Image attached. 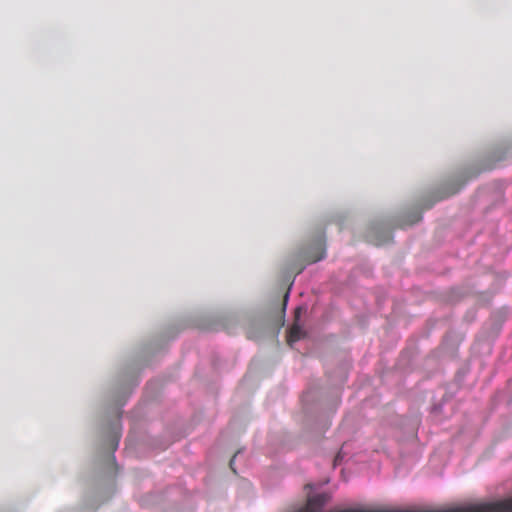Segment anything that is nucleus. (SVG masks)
Listing matches in <instances>:
<instances>
[{"label":"nucleus","mask_w":512,"mask_h":512,"mask_svg":"<svg viewBox=\"0 0 512 512\" xmlns=\"http://www.w3.org/2000/svg\"><path fill=\"white\" fill-rule=\"evenodd\" d=\"M326 257V245L324 235H319L311 246L303 252L302 258L307 264L315 263Z\"/></svg>","instance_id":"1"},{"label":"nucleus","mask_w":512,"mask_h":512,"mask_svg":"<svg viewBox=\"0 0 512 512\" xmlns=\"http://www.w3.org/2000/svg\"><path fill=\"white\" fill-rule=\"evenodd\" d=\"M367 241L380 246L391 241L392 235L389 226H368Z\"/></svg>","instance_id":"2"},{"label":"nucleus","mask_w":512,"mask_h":512,"mask_svg":"<svg viewBox=\"0 0 512 512\" xmlns=\"http://www.w3.org/2000/svg\"><path fill=\"white\" fill-rule=\"evenodd\" d=\"M120 428L117 424H114L109 431V435L106 441L107 449L111 450V454L107 455L108 461H114V451L118 448L119 440H120Z\"/></svg>","instance_id":"3"},{"label":"nucleus","mask_w":512,"mask_h":512,"mask_svg":"<svg viewBox=\"0 0 512 512\" xmlns=\"http://www.w3.org/2000/svg\"><path fill=\"white\" fill-rule=\"evenodd\" d=\"M464 185V182L462 183H447L445 184L441 190L439 191V195L436 196L435 201H439L442 199H445L447 197H450L454 194H456Z\"/></svg>","instance_id":"4"},{"label":"nucleus","mask_w":512,"mask_h":512,"mask_svg":"<svg viewBox=\"0 0 512 512\" xmlns=\"http://www.w3.org/2000/svg\"><path fill=\"white\" fill-rule=\"evenodd\" d=\"M304 336H305V331L303 330V328L300 327L298 324H295L290 330L289 342L290 343L296 342V341L302 339Z\"/></svg>","instance_id":"5"},{"label":"nucleus","mask_w":512,"mask_h":512,"mask_svg":"<svg viewBox=\"0 0 512 512\" xmlns=\"http://www.w3.org/2000/svg\"><path fill=\"white\" fill-rule=\"evenodd\" d=\"M343 460V447L340 449L338 454L336 455L334 459V464L337 465Z\"/></svg>","instance_id":"6"},{"label":"nucleus","mask_w":512,"mask_h":512,"mask_svg":"<svg viewBox=\"0 0 512 512\" xmlns=\"http://www.w3.org/2000/svg\"><path fill=\"white\" fill-rule=\"evenodd\" d=\"M235 458H236V455H234V457L230 460V467L231 469L236 472L235 468H234V462H235Z\"/></svg>","instance_id":"7"},{"label":"nucleus","mask_w":512,"mask_h":512,"mask_svg":"<svg viewBox=\"0 0 512 512\" xmlns=\"http://www.w3.org/2000/svg\"><path fill=\"white\" fill-rule=\"evenodd\" d=\"M305 266H302L300 269H299V273L302 272L304 270Z\"/></svg>","instance_id":"8"}]
</instances>
